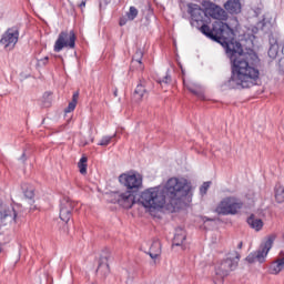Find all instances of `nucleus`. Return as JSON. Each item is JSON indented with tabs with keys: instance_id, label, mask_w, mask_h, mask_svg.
I'll use <instances>...</instances> for the list:
<instances>
[{
	"instance_id": "1",
	"label": "nucleus",
	"mask_w": 284,
	"mask_h": 284,
	"mask_svg": "<svg viewBox=\"0 0 284 284\" xmlns=\"http://www.w3.org/2000/svg\"><path fill=\"white\" fill-rule=\"evenodd\" d=\"M201 32L207 39L221 43L226 50V54L232 63V74L229 80L224 82V88L227 90H243L245 88H253L261 77L258 70V55L254 52H243L241 42L234 38V30L227 23H219L210 28V26H202Z\"/></svg>"
},
{
	"instance_id": "2",
	"label": "nucleus",
	"mask_w": 284,
	"mask_h": 284,
	"mask_svg": "<svg viewBox=\"0 0 284 284\" xmlns=\"http://www.w3.org/2000/svg\"><path fill=\"white\" fill-rule=\"evenodd\" d=\"M192 192V183L185 179L171 178L164 186L150 187L143 191L138 199V203L149 210L159 212L166 207L174 212L179 201Z\"/></svg>"
},
{
	"instance_id": "3",
	"label": "nucleus",
	"mask_w": 284,
	"mask_h": 284,
	"mask_svg": "<svg viewBox=\"0 0 284 284\" xmlns=\"http://www.w3.org/2000/svg\"><path fill=\"white\" fill-rule=\"evenodd\" d=\"M202 8L194 3L187 4V13L191 16V26L200 30V32L203 26H207V23H210V17L217 20H223L227 17L225 10L212 1H202Z\"/></svg>"
},
{
	"instance_id": "4",
	"label": "nucleus",
	"mask_w": 284,
	"mask_h": 284,
	"mask_svg": "<svg viewBox=\"0 0 284 284\" xmlns=\"http://www.w3.org/2000/svg\"><path fill=\"white\" fill-rule=\"evenodd\" d=\"M119 182L126 187V191L112 193L111 202L119 203L124 210H130L136 203V192L143 187V178L136 174L123 173L119 176Z\"/></svg>"
},
{
	"instance_id": "5",
	"label": "nucleus",
	"mask_w": 284,
	"mask_h": 284,
	"mask_svg": "<svg viewBox=\"0 0 284 284\" xmlns=\"http://www.w3.org/2000/svg\"><path fill=\"white\" fill-rule=\"evenodd\" d=\"M241 210H243V202L234 196H227L217 204L215 212L222 216H234Z\"/></svg>"
},
{
	"instance_id": "6",
	"label": "nucleus",
	"mask_w": 284,
	"mask_h": 284,
	"mask_svg": "<svg viewBox=\"0 0 284 284\" xmlns=\"http://www.w3.org/2000/svg\"><path fill=\"white\" fill-rule=\"evenodd\" d=\"M63 48H69V50H74L77 48V33H74V30H65L59 33L53 50L54 52H61Z\"/></svg>"
},
{
	"instance_id": "7",
	"label": "nucleus",
	"mask_w": 284,
	"mask_h": 284,
	"mask_svg": "<svg viewBox=\"0 0 284 284\" xmlns=\"http://www.w3.org/2000/svg\"><path fill=\"white\" fill-rule=\"evenodd\" d=\"M274 241H276V235H270L267 240L261 244L260 248L247 255L246 261L247 263H263L265 261V256L270 253V250H272V245H274Z\"/></svg>"
},
{
	"instance_id": "8",
	"label": "nucleus",
	"mask_w": 284,
	"mask_h": 284,
	"mask_svg": "<svg viewBox=\"0 0 284 284\" xmlns=\"http://www.w3.org/2000/svg\"><path fill=\"white\" fill-rule=\"evenodd\" d=\"M234 254L235 257H227L215 267V274L216 276H219V278H225V276L230 275V272H234V270L239 267L241 254H239V252L236 251L234 252Z\"/></svg>"
},
{
	"instance_id": "9",
	"label": "nucleus",
	"mask_w": 284,
	"mask_h": 284,
	"mask_svg": "<svg viewBox=\"0 0 284 284\" xmlns=\"http://www.w3.org/2000/svg\"><path fill=\"white\" fill-rule=\"evenodd\" d=\"M78 203L70 200V197H64L60 202V219L64 223H68L72 219V212L77 207Z\"/></svg>"
},
{
	"instance_id": "10",
	"label": "nucleus",
	"mask_w": 284,
	"mask_h": 284,
	"mask_svg": "<svg viewBox=\"0 0 284 284\" xmlns=\"http://www.w3.org/2000/svg\"><path fill=\"white\" fill-rule=\"evenodd\" d=\"M110 258H112V253L109 248H104L100 254L99 265L97 268V274H100L102 278H105L110 274Z\"/></svg>"
},
{
	"instance_id": "11",
	"label": "nucleus",
	"mask_w": 284,
	"mask_h": 284,
	"mask_svg": "<svg viewBox=\"0 0 284 284\" xmlns=\"http://www.w3.org/2000/svg\"><path fill=\"white\" fill-rule=\"evenodd\" d=\"M19 41V29L17 28H11L8 29L3 34L0 40L1 45H4L6 50H12L14 45H17Z\"/></svg>"
},
{
	"instance_id": "12",
	"label": "nucleus",
	"mask_w": 284,
	"mask_h": 284,
	"mask_svg": "<svg viewBox=\"0 0 284 284\" xmlns=\"http://www.w3.org/2000/svg\"><path fill=\"white\" fill-rule=\"evenodd\" d=\"M0 223L8 225V223H17V211L12 206H8L0 202Z\"/></svg>"
},
{
	"instance_id": "13",
	"label": "nucleus",
	"mask_w": 284,
	"mask_h": 284,
	"mask_svg": "<svg viewBox=\"0 0 284 284\" xmlns=\"http://www.w3.org/2000/svg\"><path fill=\"white\" fill-rule=\"evenodd\" d=\"M150 85V82L145 79H141L133 92V100L139 103V101H143L144 97H148V88Z\"/></svg>"
},
{
	"instance_id": "14",
	"label": "nucleus",
	"mask_w": 284,
	"mask_h": 284,
	"mask_svg": "<svg viewBox=\"0 0 284 284\" xmlns=\"http://www.w3.org/2000/svg\"><path fill=\"white\" fill-rule=\"evenodd\" d=\"M284 268V251H281L278 257L271 264L270 273L271 274H281Z\"/></svg>"
},
{
	"instance_id": "15",
	"label": "nucleus",
	"mask_w": 284,
	"mask_h": 284,
	"mask_svg": "<svg viewBox=\"0 0 284 284\" xmlns=\"http://www.w3.org/2000/svg\"><path fill=\"white\" fill-rule=\"evenodd\" d=\"M226 12L230 14H239L241 13V1L240 0H229L224 4Z\"/></svg>"
},
{
	"instance_id": "16",
	"label": "nucleus",
	"mask_w": 284,
	"mask_h": 284,
	"mask_svg": "<svg viewBox=\"0 0 284 284\" xmlns=\"http://www.w3.org/2000/svg\"><path fill=\"white\" fill-rule=\"evenodd\" d=\"M270 49H268V57L270 59H276L278 57V38L274 36H270Z\"/></svg>"
},
{
	"instance_id": "17",
	"label": "nucleus",
	"mask_w": 284,
	"mask_h": 284,
	"mask_svg": "<svg viewBox=\"0 0 284 284\" xmlns=\"http://www.w3.org/2000/svg\"><path fill=\"white\" fill-rule=\"evenodd\" d=\"M143 51H141V49L136 50L133 58H132V67L136 68V70L143 71L144 70V65H143Z\"/></svg>"
},
{
	"instance_id": "18",
	"label": "nucleus",
	"mask_w": 284,
	"mask_h": 284,
	"mask_svg": "<svg viewBox=\"0 0 284 284\" xmlns=\"http://www.w3.org/2000/svg\"><path fill=\"white\" fill-rule=\"evenodd\" d=\"M247 223H248L250 227H252V230H255L256 232H261V230H263V220L256 219V216H254V214H252L247 219Z\"/></svg>"
},
{
	"instance_id": "19",
	"label": "nucleus",
	"mask_w": 284,
	"mask_h": 284,
	"mask_svg": "<svg viewBox=\"0 0 284 284\" xmlns=\"http://www.w3.org/2000/svg\"><path fill=\"white\" fill-rule=\"evenodd\" d=\"M149 256L153 260L159 258V256H161V241L159 240L153 241L150 247Z\"/></svg>"
},
{
	"instance_id": "20",
	"label": "nucleus",
	"mask_w": 284,
	"mask_h": 284,
	"mask_svg": "<svg viewBox=\"0 0 284 284\" xmlns=\"http://www.w3.org/2000/svg\"><path fill=\"white\" fill-rule=\"evenodd\" d=\"M185 231H183V229H178L173 239V245H176L178 247L183 245V241H185Z\"/></svg>"
},
{
	"instance_id": "21",
	"label": "nucleus",
	"mask_w": 284,
	"mask_h": 284,
	"mask_svg": "<svg viewBox=\"0 0 284 284\" xmlns=\"http://www.w3.org/2000/svg\"><path fill=\"white\" fill-rule=\"evenodd\" d=\"M183 84L186 88V90H189V92H191L192 94L197 97V99H204V95L201 92V90H199V87H196L194 84H187V83H185V81H183Z\"/></svg>"
},
{
	"instance_id": "22",
	"label": "nucleus",
	"mask_w": 284,
	"mask_h": 284,
	"mask_svg": "<svg viewBox=\"0 0 284 284\" xmlns=\"http://www.w3.org/2000/svg\"><path fill=\"white\" fill-rule=\"evenodd\" d=\"M22 190L26 199H29V201H32L34 199V186L30 184H23Z\"/></svg>"
},
{
	"instance_id": "23",
	"label": "nucleus",
	"mask_w": 284,
	"mask_h": 284,
	"mask_svg": "<svg viewBox=\"0 0 284 284\" xmlns=\"http://www.w3.org/2000/svg\"><path fill=\"white\" fill-rule=\"evenodd\" d=\"M80 174H88V158L82 156L78 163Z\"/></svg>"
},
{
	"instance_id": "24",
	"label": "nucleus",
	"mask_w": 284,
	"mask_h": 284,
	"mask_svg": "<svg viewBox=\"0 0 284 284\" xmlns=\"http://www.w3.org/2000/svg\"><path fill=\"white\" fill-rule=\"evenodd\" d=\"M126 17L129 21H134L135 17H139V10L136 9V7H130Z\"/></svg>"
},
{
	"instance_id": "25",
	"label": "nucleus",
	"mask_w": 284,
	"mask_h": 284,
	"mask_svg": "<svg viewBox=\"0 0 284 284\" xmlns=\"http://www.w3.org/2000/svg\"><path fill=\"white\" fill-rule=\"evenodd\" d=\"M114 136H116V134L110 136V135H105L103 136L100 142L98 143V145H102L103 148L110 145V143L112 142V139H114Z\"/></svg>"
},
{
	"instance_id": "26",
	"label": "nucleus",
	"mask_w": 284,
	"mask_h": 284,
	"mask_svg": "<svg viewBox=\"0 0 284 284\" xmlns=\"http://www.w3.org/2000/svg\"><path fill=\"white\" fill-rule=\"evenodd\" d=\"M158 83H160V85H163V83H172V75H170V71H166L165 75L158 80Z\"/></svg>"
},
{
	"instance_id": "27",
	"label": "nucleus",
	"mask_w": 284,
	"mask_h": 284,
	"mask_svg": "<svg viewBox=\"0 0 284 284\" xmlns=\"http://www.w3.org/2000/svg\"><path fill=\"white\" fill-rule=\"evenodd\" d=\"M210 185H212V182H204L200 187V193L202 196H205L207 194V190H210Z\"/></svg>"
},
{
	"instance_id": "28",
	"label": "nucleus",
	"mask_w": 284,
	"mask_h": 284,
	"mask_svg": "<svg viewBox=\"0 0 284 284\" xmlns=\"http://www.w3.org/2000/svg\"><path fill=\"white\" fill-rule=\"evenodd\" d=\"M257 27L261 28L262 30H265V28H270V22L263 19L261 22L257 23Z\"/></svg>"
},
{
	"instance_id": "29",
	"label": "nucleus",
	"mask_w": 284,
	"mask_h": 284,
	"mask_svg": "<svg viewBox=\"0 0 284 284\" xmlns=\"http://www.w3.org/2000/svg\"><path fill=\"white\" fill-rule=\"evenodd\" d=\"M77 104L74 102H70L68 108L64 110L65 113L74 112Z\"/></svg>"
},
{
	"instance_id": "30",
	"label": "nucleus",
	"mask_w": 284,
	"mask_h": 284,
	"mask_svg": "<svg viewBox=\"0 0 284 284\" xmlns=\"http://www.w3.org/2000/svg\"><path fill=\"white\" fill-rule=\"evenodd\" d=\"M48 61H50V58L49 57H44L43 59L39 60V63L41 65H48Z\"/></svg>"
},
{
	"instance_id": "31",
	"label": "nucleus",
	"mask_w": 284,
	"mask_h": 284,
	"mask_svg": "<svg viewBox=\"0 0 284 284\" xmlns=\"http://www.w3.org/2000/svg\"><path fill=\"white\" fill-rule=\"evenodd\" d=\"M79 101V92L73 93L71 103H74L77 105V102Z\"/></svg>"
},
{
	"instance_id": "32",
	"label": "nucleus",
	"mask_w": 284,
	"mask_h": 284,
	"mask_svg": "<svg viewBox=\"0 0 284 284\" xmlns=\"http://www.w3.org/2000/svg\"><path fill=\"white\" fill-rule=\"evenodd\" d=\"M100 1V8H105L108 3H110V0H99Z\"/></svg>"
},
{
	"instance_id": "33",
	"label": "nucleus",
	"mask_w": 284,
	"mask_h": 284,
	"mask_svg": "<svg viewBox=\"0 0 284 284\" xmlns=\"http://www.w3.org/2000/svg\"><path fill=\"white\" fill-rule=\"evenodd\" d=\"M125 23H128V19L125 18L120 19V26H125Z\"/></svg>"
},
{
	"instance_id": "34",
	"label": "nucleus",
	"mask_w": 284,
	"mask_h": 284,
	"mask_svg": "<svg viewBox=\"0 0 284 284\" xmlns=\"http://www.w3.org/2000/svg\"><path fill=\"white\" fill-rule=\"evenodd\" d=\"M203 221H204V222H207V221H216V219H215V217H207V216H204V217H203Z\"/></svg>"
},
{
	"instance_id": "35",
	"label": "nucleus",
	"mask_w": 284,
	"mask_h": 284,
	"mask_svg": "<svg viewBox=\"0 0 284 284\" xmlns=\"http://www.w3.org/2000/svg\"><path fill=\"white\" fill-rule=\"evenodd\" d=\"M85 3H87V0H82L81 3L79 4V8L81 9L85 8Z\"/></svg>"
},
{
	"instance_id": "36",
	"label": "nucleus",
	"mask_w": 284,
	"mask_h": 284,
	"mask_svg": "<svg viewBox=\"0 0 284 284\" xmlns=\"http://www.w3.org/2000/svg\"><path fill=\"white\" fill-rule=\"evenodd\" d=\"M237 247H239V250H241L243 247V242H240Z\"/></svg>"
},
{
	"instance_id": "37",
	"label": "nucleus",
	"mask_w": 284,
	"mask_h": 284,
	"mask_svg": "<svg viewBox=\"0 0 284 284\" xmlns=\"http://www.w3.org/2000/svg\"><path fill=\"white\" fill-rule=\"evenodd\" d=\"M113 94H114V97H119V91L115 90Z\"/></svg>"
},
{
	"instance_id": "38",
	"label": "nucleus",
	"mask_w": 284,
	"mask_h": 284,
	"mask_svg": "<svg viewBox=\"0 0 284 284\" xmlns=\"http://www.w3.org/2000/svg\"><path fill=\"white\" fill-rule=\"evenodd\" d=\"M21 159H22V161H26V153H22Z\"/></svg>"
}]
</instances>
